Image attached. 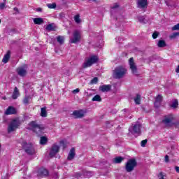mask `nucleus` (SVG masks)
Returning a JSON list of instances; mask_svg holds the SVG:
<instances>
[{
  "label": "nucleus",
  "mask_w": 179,
  "mask_h": 179,
  "mask_svg": "<svg viewBox=\"0 0 179 179\" xmlns=\"http://www.w3.org/2000/svg\"><path fill=\"white\" fill-rule=\"evenodd\" d=\"M22 125V120L19 117H15L13 119L8 127V134H12V132H15L16 129L19 128Z\"/></svg>",
  "instance_id": "1"
},
{
  "label": "nucleus",
  "mask_w": 179,
  "mask_h": 179,
  "mask_svg": "<svg viewBox=\"0 0 179 179\" xmlns=\"http://www.w3.org/2000/svg\"><path fill=\"white\" fill-rule=\"evenodd\" d=\"M127 73V70L122 66H117L113 71V76L114 79H121L125 76Z\"/></svg>",
  "instance_id": "2"
},
{
  "label": "nucleus",
  "mask_w": 179,
  "mask_h": 179,
  "mask_svg": "<svg viewBox=\"0 0 179 179\" xmlns=\"http://www.w3.org/2000/svg\"><path fill=\"white\" fill-rule=\"evenodd\" d=\"M22 146L27 155L31 156L36 154V150L31 143H27V142L23 141L22 143Z\"/></svg>",
  "instance_id": "3"
},
{
  "label": "nucleus",
  "mask_w": 179,
  "mask_h": 179,
  "mask_svg": "<svg viewBox=\"0 0 179 179\" xmlns=\"http://www.w3.org/2000/svg\"><path fill=\"white\" fill-rule=\"evenodd\" d=\"M138 162H136V159H131L127 161L125 164V170L127 173H131L134 171L135 169V166H137Z\"/></svg>",
  "instance_id": "4"
},
{
  "label": "nucleus",
  "mask_w": 179,
  "mask_h": 179,
  "mask_svg": "<svg viewBox=\"0 0 179 179\" xmlns=\"http://www.w3.org/2000/svg\"><path fill=\"white\" fill-rule=\"evenodd\" d=\"M141 128H142V125L137 122L136 124H133V126L129 129V131L133 135H138L139 136V135L142 134V132H141Z\"/></svg>",
  "instance_id": "5"
},
{
  "label": "nucleus",
  "mask_w": 179,
  "mask_h": 179,
  "mask_svg": "<svg viewBox=\"0 0 179 179\" xmlns=\"http://www.w3.org/2000/svg\"><path fill=\"white\" fill-rule=\"evenodd\" d=\"M99 61L97 56H92L83 64V68L86 69L92 66L93 64H96Z\"/></svg>",
  "instance_id": "6"
},
{
  "label": "nucleus",
  "mask_w": 179,
  "mask_h": 179,
  "mask_svg": "<svg viewBox=\"0 0 179 179\" xmlns=\"http://www.w3.org/2000/svg\"><path fill=\"white\" fill-rule=\"evenodd\" d=\"M30 127L33 129L34 132H35L37 134H40L43 132V127H41L40 124H37V123L34 121H32L29 123Z\"/></svg>",
  "instance_id": "7"
},
{
  "label": "nucleus",
  "mask_w": 179,
  "mask_h": 179,
  "mask_svg": "<svg viewBox=\"0 0 179 179\" xmlns=\"http://www.w3.org/2000/svg\"><path fill=\"white\" fill-rule=\"evenodd\" d=\"M129 65L130 66V69L131 71V73L133 75H138V67L136 66V64H135V61L134 60V57H131L129 59Z\"/></svg>",
  "instance_id": "8"
},
{
  "label": "nucleus",
  "mask_w": 179,
  "mask_h": 179,
  "mask_svg": "<svg viewBox=\"0 0 179 179\" xmlns=\"http://www.w3.org/2000/svg\"><path fill=\"white\" fill-rule=\"evenodd\" d=\"M80 41V31L78 30L74 31L73 33V38L70 39V43L71 44H76V43H79Z\"/></svg>",
  "instance_id": "9"
},
{
  "label": "nucleus",
  "mask_w": 179,
  "mask_h": 179,
  "mask_svg": "<svg viewBox=\"0 0 179 179\" xmlns=\"http://www.w3.org/2000/svg\"><path fill=\"white\" fill-rule=\"evenodd\" d=\"M173 120H174L173 115H168L164 117V119L162 120V122H164L166 127H171V125L173 124Z\"/></svg>",
  "instance_id": "10"
},
{
  "label": "nucleus",
  "mask_w": 179,
  "mask_h": 179,
  "mask_svg": "<svg viewBox=\"0 0 179 179\" xmlns=\"http://www.w3.org/2000/svg\"><path fill=\"white\" fill-rule=\"evenodd\" d=\"M163 101V96L158 94L155 98V101L154 102V106L155 108H159L162 106V102Z\"/></svg>",
  "instance_id": "11"
},
{
  "label": "nucleus",
  "mask_w": 179,
  "mask_h": 179,
  "mask_svg": "<svg viewBox=\"0 0 179 179\" xmlns=\"http://www.w3.org/2000/svg\"><path fill=\"white\" fill-rule=\"evenodd\" d=\"M72 115L74 118H83L85 117V111L83 110H74Z\"/></svg>",
  "instance_id": "12"
},
{
  "label": "nucleus",
  "mask_w": 179,
  "mask_h": 179,
  "mask_svg": "<svg viewBox=\"0 0 179 179\" xmlns=\"http://www.w3.org/2000/svg\"><path fill=\"white\" fill-rule=\"evenodd\" d=\"M137 8L146 9V8H148V0H138Z\"/></svg>",
  "instance_id": "13"
},
{
  "label": "nucleus",
  "mask_w": 179,
  "mask_h": 179,
  "mask_svg": "<svg viewBox=\"0 0 179 179\" xmlns=\"http://www.w3.org/2000/svg\"><path fill=\"white\" fill-rule=\"evenodd\" d=\"M59 152V145H57L56 144H54L52 146L50 152V157H54V156H55V155H57V153H58Z\"/></svg>",
  "instance_id": "14"
},
{
  "label": "nucleus",
  "mask_w": 179,
  "mask_h": 179,
  "mask_svg": "<svg viewBox=\"0 0 179 179\" xmlns=\"http://www.w3.org/2000/svg\"><path fill=\"white\" fill-rule=\"evenodd\" d=\"M48 176V170L41 168L38 170V177H47Z\"/></svg>",
  "instance_id": "15"
},
{
  "label": "nucleus",
  "mask_w": 179,
  "mask_h": 179,
  "mask_svg": "<svg viewBox=\"0 0 179 179\" xmlns=\"http://www.w3.org/2000/svg\"><path fill=\"white\" fill-rule=\"evenodd\" d=\"M17 73L19 76L24 77L26 75H27V70L24 69V67H19L17 69Z\"/></svg>",
  "instance_id": "16"
},
{
  "label": "nucleus",
  "mask_w": 179,
  "mask_h": 179,
  "mask_svg": "<svg viewBox=\"0 0 179 179\" xmlns=\"http://www.w3.org/2000/svg\"><path fill=\"white\" fill-rule=\"evenodd\" d=\"M75 156H76V153L75 152V148H72L67 157V160H73L75 159Z\"/></svg>",
  "instance_id": "17"
},
{
  "label": "nucleus",
  "mask_w": 179,
  "mask_h": 179,
  "mask_svg": "<svg viewBox=\"0 0 179 179\" xmlns=\"http://www.w3.org/2000/svg\"><path fill=\"white\" fill-rule=\"evenodd\" d=\"M6 115H12V114H16V109L13 106H8L5 111Z\"/></svg>",
  "instance_id": "18"
},
{
  "label": "nucleus",
  "mask_w": 179,
  "mask_h": 179,
  "mask_svg": "<svg viewBox=\"0 0 179 179\" xmlns=\"http://www.w3.org/2000/svg\"><path fill=\"white\" fill-rule=\"evenodd\" d=\"M99 90H101V92H110V90H111V85H102L99 87Z\"/></svg>",
  "instance_id": "19"
},
{
  "label": "nucleus",
  "mask_w": 179,
  "mask_h": 179,
  "mask_svg": "<svg viewBox=\"0 0 179 179\" xmlns=\"http://www.w3.org/2000/svg\"><path fill=\"white\" fill-rule=\"evenodd\" d=\"M10 58V51L8 50L7 53L3 56L2 62H3V64H8V62L9 61Z\"/></svg>",
  "instance_id": "20"
},
{
  "label": "nucleus",
  "mask_w": 179,
  "mask_h": 179,
  "mask_svg": "<svg viewBox=\"0 0 179 179\" xmlns=\"http://www.w3.org/2000/svg\"><path fill=\"white\" fill-rule=\"evenodd\" d=\"M124 158L122 157H116L113 159L115 164H120V163L124 162Z\"/></svg>",
  "instance_id": "21"
},
{
  "label": "nucleus",
  "mask_w": 179,
  "mask_h": 179,
  "mask_svg": "<svg viewBox=\"0 0 179 179\" xmlns=\"http://www.w3.org/2000/svg\"><path fill=\"white\" fill-rule=\"evenodd\" d=\"M48 113H47V107H43L41 108V117H43V118H45V117H47L48 115Z\"/></svg>",
  "instance_id": "22"
},
{
  "label": "nucleus",
  "mask_w": 179,
  "mask_h": 179,
  "mask_svg": "<svg viewBox=\"0 0 179 179\" xmlns=\"http://www.w3.org/2000/svg\"><path fill=\"white\" fill-rule=\"evenodd\" d=\"M19 90L17 89V87H15L14 89V92L13 93L12 97L13 99V100H16V99H17V97H19Z\"/></svg>",
  "instance_id": "23"
},
{
  "label": "nucleus",
  "mask_w": 179,
  "mask_h": 179,
  "mask_svg": "<svg viewBox=\"0 0 179 179\" xmlns=\"http://www.w3.org/2000/svg\"><path fill=\"white\" fill-rule=\"evenodd\" d=\"M34 23L35 24H43V23H44V20L41 17L34 18Z\"/></svg>",
  "instance_id": "24"
},
{
  "label": "nucleus",
  "mask_w": 179,
  "mask_h": 179,
  "mask_svg": "<svg viewBox=\"0 0 179 179\" xmlns=\"http://www.w3.org/2000/svg\"><path fill=\"white\" fill-rule=\"evenodd\" d=\"M57 41L60 44V45H62L65 41V38L62 36H57Z\"/></svg>",
  "instance_id": "25"
},
{
  "label": "nucleus",
  "mask_w": 179,
  "mask_h": 179,
  "mask_svg": "<svg viewBox=\"0 0 179 179\" xmlns=\"http://www.w3.org/2000/svg\"><path fill=\"white\" fill-rule=\"evenodd\" d=\"M47 142H48V139L45 136L41 137L40 144L41 145H47Z\"/></svg>",
  "instance_id": "26"
},
{
  "label": "nucleus",
  "mask_w": 179,
  "mask_h": 179,
  "mask_svg": "<svg viewBox=\"0 0 179 179\" xmlns=\"http://www.w3.org/2000/svg\"><path fill=\"white\" fill-rule=\"evenodd\" d=\"M157 45L159 48H163V47H166L167 44H166V41L164 40H160L158 41Z\"/></svg>",
  "instance_id": "27"
},
{
  "label": "nucleus",
  "mask_w": 179,
  "mask_h": 179,
  "mask_svg": "<svg viewBox=\"0 0 179 179\" xmlns=\"http://www.w3.org/2000/svg\"><path fill=\"white\" fill-rule=\"evenodd\" d=\"M134 103L136 104H141V94H137L134 98Z\"/></svg>",
  "instance_id": "28"
},
{
  "label": "nucleus",
  "mask_w": 179,
  "mask_h": 179,
  "mask_svg": "<svg viewBox=\"0 0 179 179\" xmlns=\"http://www.w3.org/2000/svg\"><path fill=\"white\" fill-rule=\"evenodd\" d=\"M46 30H48L49 31H54V30H55V27H54L52 24H49L46 27Z\"/></svg>",
  "instance_id": "29"
},
{
  "label": "nucleus",
  "mask_w": 179,
  "mask_h": 179,
  "mask_svg": "<svg viewBox=\"0 0 179 179\" xmlns=\"http://www.w3.org/2000/svg\"><path fill=\"white\" fill-rule=\"evenodd\" d=\"M171 107L172 108H177V107H178V101L177 99H174V101L172 102V104L171 105Z\"/></svg>",
  "instance_id": "30"
},
{
  "label": "nucleus",
  "mask_w": 179,
  "mask_h": 179,
  "mask_svg": "<svg viewBox=\"0 0 179 179\" xmlns=\"http://www.w3.org/2000/svg\"><path fill=\"white\" fill-rule=\"evenodd\" d=\"M74 20H75L76 23L79 24V23H80V22H81V20H80V15L79 14L75 15L74 16Z\"/></svg>",
  "instance_id": "31"
},
{
  "label": "nucleus",
  "mask_w": 179,
  "mask_h": 179,
  "mask_svg": "<svg viewBox=\"0 0 179 179\" xmlns=\"http://www.w3.org/2000/svg\"><path fill=\"white\" fill-rule=\"evenodd\" d=\"M92 101H101V96L100 95L96 94L92 98Z\"/></svg>",
  "instance_id": "32"
},
{
  "label": "nucleus",
  "mask_w": 179,
  "mask_h": 179,
  "mask_svg": "<svg viewBox=\"0 0 179 179\" xmlns=\"http://www.w3.org/2000/svg\"><path fill=\"white\" fill-rule=\"evenodd\" d=\"M47 6L48 8H49V9H55V8H57V3H48Z\"/></svg>",
  "instance_id": "33"
},
{
  "label": "nucleus",
  "mask_w": 179,
  "mask_h": 179,
  "mask_svg": "<svg viewBox=\"0 0 179 179\" xmlns=\"http://www.w3.org/2000/svg\"><path fill=\"white\" fill-rule=\"evenodd\" d=\"M29 100H30V96H25L24 98V99H23V103H24V104H25V105L29 104Z\"/></svg>",
  "instance_id": "34"
},
{
  "label": "nucleus",
  "mask_w": 179,
  "mask_h": 179,
  "mask_svg": "<svg viewBox=\"0 0 179 179\" xmlns=\"http://www.w3.org/2000/svg\"><path fill=\"white\" fill-rule=\"evenodd\" d=\"M99 82V78L97 77H94L92 80H91L90 83L91 85H96Z\"/></svg>",
  "instance_id": "35"
},
{
  "label": "nucleus",
  "mask_w": 179,
  "mask_h": 179,
  "mask_svg": "<svg viewBox=\"0 0 179 179\" xmlns=\"http://www.w3.org/2000/svg\"><path fill=\"white\" fill-rule=\"evenodd\" d=\"M158 178L159 179H166V174L163 172H160L159 174L158 175Z\"/></svg>",
  "instance_id": "36"
},
{
  "label": "nucleus",
  "mask_w": 179,
  "mask_h": 179,
  "mask_svg": "<svg viewBox=\"0 0 179 179\" xmlns=\"http://www.w3.org/2000/svg\"><path fill=\"white\" fill-rule=\"evenodd\" d=\"M138 20L141 23H146V20H145V17L143 16H139Z\"/></svg>",
  "instance_id": "37"
},
{
  "label": "nucleus",
  "mask_w": 179,
  "mask_h": 179,
  "mask_svg": "<svg viewBox=\"0 0 179 179\" xmlns=\"http://www.w3.org/2000/svg\"><path fill=\"white\" fill-rule=\"evenodd\" d=\"M118 8H120V5H118V3H115L111 6V9L113 10H115V9H118Z\"/></svg>",
  "instance_id": "38"
},
{
  "label": "nucleus",
  "mask_w": 179,
  "mask_h": 179,
  "mask_svg": "<svg viewBox=\"0 0 179 179\" xmlns=\"http://www.w3.org/2000/svg\"><path fill=\"white\" fill-rule=\"evenodd\" d=\"M147 143H148V140L145 139V140H143V141H141V145L142 148H145V147L146 146V144H147Z\"/></svg>",
  "instance_id": "39"
},
{
  "label": "nucleus",
  "mask_w": 179,
  "mask_h": 179,
  "mask_svg": "<svg viewBox=\"0 0 179 179\" xmlns=\"http://www.w3.org/2000/svg\"><path fill=\"white\" fill-rule=\"evenodd\" d=\"M159 36V32L157 31H155L153 34H152V38H154V40H156V38Z\"/></svg>",
  "instance_id": "40"
},
{
  "label": "nucleus",
  "mask_w": 179,
  "mask_h": 179,
  "mask_svg": "<svg viewBox=\"0 0 179 179\" xmlns=\"http://www.w3.org/2000/svg\"><path fill=\"white\" fill-rule=\"evenodd\" d=\"M165 3L167 5V6H171V0H165Z\"/></svg>",
  "instance_id": "41"
},
{
  "label": "nucleus",
  "mask_w": 179,
  "mask_h": 179,
  "mask_svg": "<svg viewBox=\"0 0 179 179\" xmlns=\"http://www.w3.org/2000/svg\"><path fill=\"white\" fill-rule=\"evenodd\" d=\"M6 5V3H0V9H5V6Z\"/></svg>",
  "instance_id": "42"
},
{
  "label": "nucleus",
  "mask_w": 179,
  "mask_h": 179,
  "mask_svg": "<svg viewBox=\"0 0 179 179\" xmlns=\"http://www.w3.org/2000/svg\"><path fill=\"white\" fill-rule=\"evenodd\" d=\"M172 30H179V23L172 27Z\"/></svg>",
  "instance_id": "43"
},
{
  "label": "nucleus",
  "mask_w": 179,
  "mask_h": 179,
  "mask_svg": "<svg viewBox=\"0 0 179 179\" xmlns=\"http://www.w3.org/2000/svg\"><path fill=\"white\" fill-rule=\"evenodd\" d=\"M53 178L54 179H59V175L58 174V173H55L53 174Z\"/></svg>",
  "instance_id": "44"
},
{
  "label": "nucleus",
  "mask_w": 179,
  "mask_h": 179,
  "mask_svg": "<svg viewBox=\"0 0 179 179\" xmlns=\"http://www.w3.org/2000/svg\"><path fill=\"white\" fill-rule=\"evenodd\" d=\"M177 36H179V33H174L172 35H171V38H176V37H177Z\"/></svg>",
  "instance_id": "45"
},
{
  "label": "nucleus",
  "mask_w": 179,
  "mask_h": 179,
  "mask_svg": "<svg viewBox=\"0 0 179 179\" xmlns=\"http://www.w3.org/2000/svg\"><path fill=\"white\" fill-rule=\"evenodd\" d=\"M13 10L15 12V15L20 13L19 8H17V7H15L13 8Z\"/></svg>",
  "instance_id": "46"
},
{
  "label": "nucleus",
  "mask_w": 179,
  "mask_h": 179,
  "mask_svg": "<svg viewBox=\"0 0 179 179\" xmlns=\"http://www.w3.org/2000/svg\"><path fill=\"white\" fill-rule=\"evenodd\" d=\"M79 92H80L79 88H77V89L74 90H73V93H74V94L79 93Z\"/></svg>",
  "instance_id": "47"
},
{
  "label": "nucleus",
  "mask_w": 179,
  "mask_h": 179,
  "mask_svg": "<svg viewBox=\"0 0 179 179\" xmlns=\"http://www.w3.org/2000/svg\"><path fill=\"white\" fill-rule=\"evenodd\" d=\"M36 12H43V8H36Z\"/></svg>",
  "instance_id": "48"
},
{
  "label": "nucleus",
  "mask_w": 179,
  "mask_h": 179,
  "mask_svg": "<svg viewBox=\"0 0 179 179\" xmlns=\"http://www.w3.org/2000/svg\"><path fill=\"white\" fill-rule=\"evenodd\" d=\"M164 160H165L166 163H169V155L165 156V159Z\"/></svg>",
  "instance_id": "49"
},
{
  "label": "nucleus",
  "mask_w": 179,
  "mask_h": 179,
  "mask_svg": "<svg viewBox=\"0 0 179 179\" xmlns=\"http://www.w3.org/2000/svg\"><path fill=\"white\" fill-rule=\"evenodd\" d=\"M59 16H60V17H65V13H61L59 14Z\"/></svg>",
  "instance_id": "50"
},
{
  "label": "nucleus",
  "mask_w": 179,
  "mask_h": 179,
  "mask_svg": "<svg viewBox=\"0 0 179 179\" xmlns=\"http://www.w3.org/2000/svg\"><path fill=\"white\" fill-rule=\"evenodd\" d=\"M175 169L177 171V173H179V166H176Z\"/></svg>",
  "instance_id": "51"
},
{
  "label": "nucleus",
  "mask_w": 179,
  "mask_h": 179,
  "mask_svg": "<svg viewBox=\"0 0 179 179\" xmlns=\"http://www.w3.org/2000/svg\"><path fill=\"white\" fill-rule=\"evenodd\" d=\"M90 2H97L99 0H89Z\"/></svg>",
  "instance_id": "52"
},
{
  "label": "nucleus",
  "mask_w": 179,
  "mask_h": 179,
  "mask_svg": "<svg viewBox=\"0 0 179 179\" xmlns=\"http://www.w3.org/2000/svg\"><path fill=\"white\" fill-rule=\"evenodd\" d=\"M6 0H3V3H6Z\"/></svg>",
  "instance_id": "53"
},
{
  "label": "nucleus",
  "mask_w": 179,
  "mask_h": 179,
  "mask_svg": "<svg viewBox=\"0 0 179 179\" xmlns=\"http://www.w3.org/2000/svg\"><path fill=\"white\" fill-rule=\"evenodd\" d=\"M87 173H88V174H90V173H92V172H90V171H88Z\"/></svg>",
  "instance_id": "54"
},
{
  "label": "nucleus",
  "mask_w": 179,
  "mask_h": 179,
  "mask_svg": "<svg viewBox=\"0 0 179 179\" xmlns=\"http://www.w3.org/2000/svg\"><path fill=\"white\" fill-rule=\"evenodd\" d=\"M0 23H1V20H0Z\"/></svg>",
  "instance_id": "55"
}]
</instances>
